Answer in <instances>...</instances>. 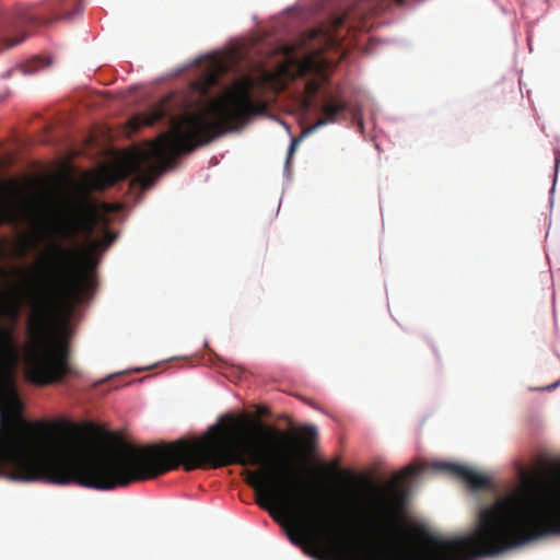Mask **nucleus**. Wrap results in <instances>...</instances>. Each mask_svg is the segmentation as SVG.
Instances as JSON below:
<instances>
[{
  "label": "nucleus",
  "mask_w": 560,
  "mask_h": 560,
  "mask_svg": "<svg viewBox=\"0 0 560 560\" xmlns=\"http://www.w3.org/2000/svg\"><path fill=\"white\" fill-rule=\"evenodd\" d=\"M15 220V214L12 209L0 206V225L3 223H12Z\"/></svg>",
  "instance_id": "dca6fc26"
},
{
  "label": "nucleus",
  "mask_w": 560,
  "mask_h": 560,
  "mask_svg": "<svg viewBox=\"0 0 560 560\" xmlns=\"http://www.w3.org/2000/svg\"><path fill=\"white\" fill-rule=\"evenodd\" d=\"M11 20L12 31L18 32L19 36H15L14 38H2L0 51L22 43L30 34L28 31L24 30L26 26L40 25L49 22L39 13V7L37 5L19 7L13 12Z\"/></svg>",
  "instance_id": "20e7f679"
},
{
  "label": "nucleus",
  "mask_w": 560,
  "mask_h": 560,
  "mask_svg": "<svg viewBox=\"0 0 560 560\" xmlns=\"http://www.w3.org/2000/svg\"><path fill=\"white\" fill-rule=\"evenodd\" d=\"M348 20L349 13L334 16L328 24L310 30L306 34V40L310 43L317 42V47H313L314 50L322 51L332 48L339 42L338 30L346 26Z\"/></svg>",
  "instance_id": "39448f33"
},
{
  "label": "nucleus",
  "mask_w": 560,
  "mask_h": 560,
  "mask_svg": "<svg viewBox=\"0 0 560 560\" xmlns=\"http://www.w3.org/2000/svg\"><path fill=\"white\" fill-rule=\"evenodd\" d=\"M317 439V430L313 425H305L301 430V444L304 451H312Z\"/></svg>",
  "instance_id": "f8f14e48"
},
{
  "label": "nucleus",
  "mask_w": 560,
  "mask_h": 560,
  "mask_svg": "<svg viewBox=\"0 0 560 560\" xmlns=\"http://www.w3.org/2000/svg\"><path fill=\"white\" fill-rule=\"evenodd\" d=\"M109 206L97 202L88 194L75 197L67 207L62 218L51 228V234L59 241L75 243L79 236L91 238L97 225L106 221Z\"/></svg>",
  "instance_id": "7ed1b4c3"
},
{
  "label": "nucleus",
  "mask_w": 560,
  "mask_h": 560,
  "mask_svg": "<svg viewBox=\"0 0 560 560\" xmlns=\"http://www.w3.org/2000/svg\"><path fill=\"white\" fill-rule=\"evenodd\" d=\"M320 89V82L318 80H308L305 84V93L310 98H313Z\"/></svg>",
  "instance_id": "2eb2a0df"
},
{
  "label": "nucleus",
  "mask_w": 560,
  "mask_h": 560,
  "mask_svg": "<svg viewBox=\"0 0 560 560\" xmlns=\"http://www.w3.org/2000/svg\"><path fill=\"white\" fill-rule=\"evenodd\" d=\"M424 470V467L421 465H409L405 469H402L399 474H397L390 483V493L395 501L402 503L405 498V491L402 490V485L405 481L413 476L420 475Z\"/></svg>",
  "instance_id": "9d476101"
},
{
  "label": "nucleus",
  "mask_w": 560,
  "mask_h": 560,
  "mask_svg": "<svg viewBox=\"0 0 560 560\" xmlns=\"http://www.w3.org/2000/svg\"><path fill=\"white\" fill-rule=\"evenodd\" d=\"M33 62L34 63H38V62H40V60L39 59H35Z\"/></svg>",
  "instance_id": "5701e85b"
},
{
  "label": "nucleus",
  "mask_w": 560,
  "mask_h": 560,
  "mask_svg": "<svg viewBox=\"0 0 560 560\" xmlns=\"http://www.w3.org/2000/svg\"><path fill=\"white\" fill-rule=\"evenodd\" d=\"M322 68V61L315 55H308L299 63L298 73L300 77H306L313 72H319Z\"/></svg>",
  "instance_id": "9b49d317"
},
{
  "label": "nucleus",
  "mask_w": 560,
  "mask_h": 560,
  "mask_svg": "<svg viewBox=\"0 0 560 560\" xmlns=\"http://www.w3.org/2000/svg\"><path fill=\"white\" fill-rule=\"evenodd\" d=\"M556 386H557V384H552V385L548 386L547 389L555 388Z\"/></svg>",
  "instance_id": "412c9836"
},
{
  "label": "nucleus",
  "mask_w": 560,
  "mask_h": 560,
  "mask_svg": "<svg viewBox=\"0 0 560 560\" xmlns=\"http://www.w3.org/2000/svg\"><path fill=\"white\" fill-rule=\"evenodd\" d=\"M48 277L34 291L33 314L28 322L31 345L25 358V376L37 386L59 383L77 374L70 363L71 350L66 337L50 334L52 320L69 314L92 291L93 277L78 267L79 250L61 242L49 246Z\"/></svg>",
  "instance_id": "f257e3e1"
},
{
  "label": "nucleus",
  "mask_w": 560,
  "mask_h": 560,
  "mask_svg": "<svg viewBox=\"0 0 560 560\" xmlns=\"http://www.w3.org/2000/svg\"><path fill=\"white\" fill-rule=\"evenodd\" d=\"M30 67H31L30 71H36L40 66L36 65V66H30Z\"/></svg>",
  "instance_id": "aec40b11"
},
{
  "label": "nucleus",
  "mask_w": 560,
  "mask_h": 560,
  "mask_svg": "<svg viewBox=\"0 0 560 560\" xmlns=\"http://www.w3.org/2000/svg\"><path fill=\"white\" fill-rule=\"evenodd\" d=\"M348 108V104L335 96L329 95L325 102V104L322 106V118H319L314 125L305 129L301 138L315 131L322 126H325L326 124L336 122L337 118L340 114L346 112Z\"/></svg>",
  "instance_id": "0eeeda50"
},
{
  "label": "nucleus",
  "mask_w": 560,
  "mask_h": 560,
  "mask_svg": "<svg viewBox=\"0 0 560 560\" xmlns=\"http://www.w3.org/2000/svg\"><path fill=\"white\" fill-rule=\"evenodd\" d=\"M4 273V271L2 269H0V275L2 276Z\"/></svg>",
  "instance_id": "b1692460"
},
{
  "label": "nucleus",
  "mask_w": 560,
  "mask_h": 560,
  "mask_svg": "<svg viewBox=\"0 0 560 560\" xmlns=\"http://www.w3.org/2000/svg\"><path fill=\"white\" fill-rule=\"evenodd\" d=\"M432 468L435 470L445 471L450 475L459 478L472 490H481L490 487V480L488 477L472 470L471 468L465 465L435 462L432 464Z\"/></svg>",
  "instance_id": "423d86ee"
},
{
  "label": "nucleus",
  "mask_w": 560,
  "mask_h": 560,
  "mask_svg": "<svg viewBox=\"0 0 560 560\" xmlns=\"http://www.w3.org/2000/svg\"><path fill=\"white\" fill-rule=\"evenodd\" d=\"M128 173L133 176L135 182L142 188H149L153 185L155 177L161 173L156 166L144 170L142 161L139 158H132L128 165Z\"/></svg>",
  "instance_id": "1a4fd4ad"
},
{
  "label": "nucleus",
  "mask_w": 560,
  "mask_h": 560,
  "mask_svg": "<svg viewBox=\"0 0 560 560\" xmlns=\"http://www.w3.org/2000/svg\"><path fill=\"white\" fill-rule=\"evenodd\" d=\"M116 238V234L105 231L101 240L93 241L91 243L92 249H106Z\"/></svg>",
  "instance_id": "4468645a"
},
{
  "label": "nucleus",
  "mask_w": 560,
  "mask_h": 560,
  "mask_svg": "<svg viewBox=\"0 0 560 560\" xmlns=\"http://www.w3.org/2000/svg\"><path fill=\"white\" fill-rule=\"evenodd\" d=\"M250 79L237 81L222 95L210 98L197 112L185 113L174 121L168 133L162 136L154 151L165 163L180 154L192 152L226 130L242 126L250 116L264 113L266 105L252 96Z\"/></svg>",
  "instance_id": "f03ea898"
},
{
  "label": "nucleus",
  "mask_w": 560,
  "mask_h": 560,
  "mask_svg": "<svg viewBox=\"0 0 560 560\" xmlns=\"http://www.w3.org/2000/svg\"><path fill=\"white\" fill-rule=\"evenodd\" d=\"M355 479L363 482L365 486L371 487V482L368 479H365L363 477H355Z\"/></svg>",
  "instance_id": "6ab92c4d"
},
{
  "label": "nucleus",
  "mask_w": 560,
  "mask_h": 560,
  "mask_svg": "<svg viewBox=\"0 0 560 560\" xmlns=\"http://www.w3.org/2000/svg\"><path fill=\"white\" fill-rule=\"evenodd\" d=\"M301 138H295L291 141V144L289 147V150H288V160L291 158L292 153L295 151L296 149V145L299 143Z\"/></svg>",
  "instance_id": "f3484780"
},
{
  "label": "nucleus",
  "mask_w": 560,
  "mask_h": 560,
  "mask_svg": "<svg viewBox=\"0 0 560 560\" xmlns=\"http://www.w3.org/2000/svg\"><path fill=\"white\" fill-rule=\"evenodd\" d=\"M25 252H26V248H25V246H23V249H22L21 254L24 255Z\"/></svg>",
  "instance_id": "4be33fe9"
},
{
  "label": "nucleus",
  "mask_w": 560,
  "mask_h": 560,
  "mask_svg": "<svg viewBox=\"0 0 560 560\" xmlns=\"http://www.w3.org/2000/svg\"><path fill=\"white\" fill-rule=\"evenodd\" d=\"M335 471H336V474H338L339 476H343V477H347V478H352V477L350 476V474H349L348 471H346V470H340V469H338V468L336 467V468H335Z\"/></svg>",
  "instance_id": "a211bd4d"
},
{
  "label": "nucleus",
  "mask_w": 560,
  "mask_h": 560,
  "mask_svg": "<svg viewBox=\"0 0 560 560\" xmlns=\"http://www.w3.org/2000/svg\"><path fill=\"white\" fill-rule=\"evenodd\" d=\"M65 0H60V4L58 9H55L57 19L71 20L75 14L82 11V7L79 0H69L71 3L72 10H68L63 5Z\"/></svg>",
  "instance_id": "ddd939ff"
},
{
  "label": "nucleus",
  "mask_w": 560,
  "mask_h": 560,
  "mask_svg": "<svg viewBox=\"0 0 560 560\" xmlns=\"http://www.w3.org/2000/svg\"><path fill=\"white\" fill-rule=\"evenodd\" d=\"M167 113L163 103L156 104L148 112L133 115L128 120V127L137 132L142 127H151L166 117Z\"/></svg>",
  "instance_id": "6e6552de"
}]
</instances>
